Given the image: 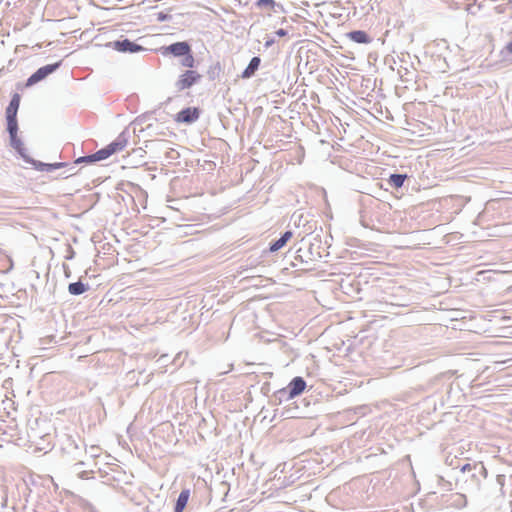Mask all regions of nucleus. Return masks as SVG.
<instances>
[{"label":"nucleus","mask_w":512,"mask_h":512,"mask_svg":"<svg viewBox=\"0 0 512 512\" xmlns=\"http://www.w3.org/2000/svg\"><path fill=\"white\" fill-rule=\"evenodd\" d=\"M81 441L72 435H65L62 442V451L67 455L68 460L76 461L75 466L84 465V462L79 460L82 454Z\"/></svg>","instance_id":"1"},{"label":"nucleus","mask_w":512,"mask_h":512,"mask_svg":"<svg viewBox=\"0 0 512 512\" xmlns=\"http://www.w3.org/2000/svg\"><path fill=\"white\" fill-rule=\"evenodd\" d=\"M61 65V62H56L53 64H47L38 68L26 81V87H30L35 85L36 83L44 80L50 74L55 72Z\"/></svg>","instance_id":"2"},{"label":"nucleus","mask_w":512,"mask_h":512,"mask_svg":"<svg viewBox=\"0 0 512 512\" xmlns=\"http://www.w3.org/2000/svg\"><path fill=\"white\" fill-rule=\"evenodd\" d=\"M7 131L10 136L11 147L17 151L23 160H28L29 155L27 154V149L24 147L23 142L17 135L18 124H7Z\"/></svg>","instance_id":"3"},{"label":"nucleus","mask_w":512,"mask_h":512,"mask_svg":"<svg viewBox=\"0 0 512 512\" xmlns=\"http://www.w3.org/2000/svg\"><path fill=\"white\" fill-rule=\"evenodd\" d=\"M202 78V75L194 70H186L181 74L175 83V87L179 90H185L198 83Z\"/></svg>","instance_id":"4"},{"label":"nucleus","mask_w":512,"mask_h":512,"mask_svg":"<svg viewBox=\"0 0 512 512\" xmlns=\"http://www.w3.org/2000/svg\"><path fill=\"white\" fill-rule=\"evenodd\" d=\"M109 46H111L114 50L121 53H138L146 50V48H144L143 46L127 38L110 42Z\"/></svg>","instance_id":"5"},{"label":"nucleus","mask_w":512,"mask_h":512,"mask_svg":"<svg viewBox=\"0 0 512 512\" xmlns=\"http://www.w3.org/2000/svg\"><path fill=\"white\" fill-rule=\"evenodd\" d=\"M199 116V108L187 107L176 114L175 121L178 123L192 124L199 119Z\"/></svg>","instance_id":"6"},{"label":"nucleus","mask_w":512,"mask_h":512,"mask_svg":"<svg viewBox=\"0 0 512 512\" xmlns=\"http://www.w3.org/2000/svg\"><path fill=\"white\" fill-rule=\"evenodd\" d=\"M21 96L18 93H14L10 100L9 105L6 108V120L7 124H18L17 112L20 106Z\"/></svg>","instance_id":"7"},{"label":"nucleus","mask_w":512,"mask_h":512,"mask_svg":"<svg viewBox=\"0 0 512 512\" xmlns=\"http://www.w3.org/2000/svg\"><path fill=\"white\" fill-rule=\"evenodd\" d=\"M164 53L171 54L175 57H183L184 55L191 52V46L188 42L181 41L175 42L164 48Z\"/></svg>","instance_id":"8"},{"label":"nucleus","mask_w":512,"mask_h":512,"mask_svg":"<svg viewBox=\"0 0 512 512\" xmlns=\"http://www.w3.org/2000/svg\"><path fill=\"white\" fill-rule=\"evenodd\" d=\"M128 143V136L125 131L121 132L114 141L106 146L108 154L111 156L116 152L122 151Z\"/></svg>","instance_id":"9"},{"label":"nucleus","mask_w":512,"mask_h":512,"mask_svg":"<svg viewBox=\"0 0 512 512\" xmlns=\"http://www.w3.org/2000/svg\"><path fill=\"white\" fill-rule=\"evenodd\" d=\"M287 386L289 388V395L295 398L305 390L306 382L302 377L297 376Z\"/></svg>","instance_id":"10"},{"label":"nucleus","mask_w":512,"mask_h":512,"mask_svg":"<svg viewBox=\"0 0 512 512\" xmlns=\"http://www.w3.org/2000/svg\"><path fill=\"white\" fill-rule=\"evenodd\" d=\"M346 37L358 44H369L372 42V38L363 30L350 31L346 34Z\"/></svg>","instance_id":"11"},{"label":"nucleus","mask_w":512,"mask_h":512,"mask_svg":"<svg viewBox=\"0 0 512 512\" xmlns=\"http://www.w3.org/2000/svg\"><path fill=\"white\" fill-rule=\"evenodd\" d=\"M460 471L463 475L470 474L471 471H475V472L481 474L483 478L487 477V470L482 462H478V463H474V464L466 463L465 465H463L461 467Z\"/></svg>","instance_id":"12"},{"label":"nucleus","mask_w":512,"mask_h":512,"mask_svg":"<svg viewBox=\"0 0 512 512\" xmlns=\"http://www.w3.org/2000/svg\"><path fill=\"white\" fill-rule=\"evenodd\" d=\"M261 64V59L258 56L253 57L248 66L244 69V71L241 74V77L244 79L251 78L255 72L259 69V66Z\"/></svg>","instance_id":"13"},{"label":"nucleus","mask_w":512,"mask_h":512,"mask_svg":"<svg viewBox=\"0 0 512 512\" xmlns=\"http://www.w3.org/2000/svg\"><path fill=\"white\" fill-rule=\"evenodd\" d=\"M292 235L293 233L291 231L284 232L279 239L270 243L269 251L276 252L280 250L291 239Z\"/></svg>","instance_id":"14"},{"label":"nucleus","mask_w":512,"mask_h":512,"mask_svg":"<svg viewBox=\"0 0 512 512\" xmlns=\"http://www.w3.org/2000/svg\"><path fill=\"white\" fill-rule=\"evenodd\" d=\"M89 289L88 284H84L82 281L70 283L68 285V292L71 295L78 296L85 293Z\"/></svg>","instance_id":"15"},{"label":"nucleus","mask_w":512,"mask_h":512,"mask_svg":"<svg viewBox=\"0 0 512 512\" xmlns=\"http://www.w3.org/2000/svg\"><path fill=\"white\" fill-rule=\"evenodd\" d=\"M188 499H189V490L181 491V493L179 494V496L177 498V501H176V504L174 507V512H182L184 510L185 506L187 505Z\"/></svg>","instance_id":"16"},{"label":"nucleus","mask_w":512,"mask_h":512,"mask_svg":"<svg viewBox=\"0 0 512 512\" xmlns=\"http://www.w3.org/2000/svg\"><path fill=\"white\" fill-rule=\"evenodd\" d=\"M273 397H274L275 403L278 404V405L283 403V402H285V401H289V400L294 398L293 396L289 395V388H288V386L285 387V388L277 390L274 393Z\"/></svg>","instance_id":"17"},{"label":"nucleus","mask_w":512,"mask_h":512,"mask_svg":"<svg viewBox=\"0 0 512 512\" xmlns=\"http://www.w3.org/2000/svg\"><path fill=\"white\" fill-rule=\"evenodd\" d=\"M407 178V175L406 174H398V173H394V174H391L389 179H388V183L394 187V188H400L403 186L404 184V181L406 180Z\"/></svg>","instance_id":"18"},{"label":"nucleus","mask_w":512,"mask_h":512,"mask_svg":"<svg viewBox=\"0 0 512 512\" xmlns=\"http://www.w3.org/2000/svg\"><path fill=\"white\" fill-rule=\"evenodd\" d=\"M222 71L221 65L219 62H216L215 64L211 65L207 70V77L209 80L213 81L217 79L220 76V73Z\"/></svg>","instance_id":"19"},{"label":"nucleus","mask_w":512,"mask_h":512,"mask_svg":"<svg viewBox=\"0 0 512 512\" xmlns=\"http://www.w3.org/2000/svg\"><path fill=\"white\" fill-rule=\"evenodd\" d=\"M256 6L261 9H274L275 7L283 9L282 5L276 3L274 0H257Z\"/></svg>","instance_id":"20"},{"label":"nucleus","mask_w":512,"mask_h":512,"mask_svg":"<svg viewBox=\"0 0 512 512\" xmlns=\"http://www.w3.org/2000/svg\"><path fill=\"white\" fill-rule=\"evenodd\" d=\"M26 163L31 164L38 171H47L48 172V164L41 161H37L29 156L28 160H24Z\"/></svg>","instance_id":"21"},{"label":"nucleus","mask_w":512,"mask_h":512,"mask_svg":"<svg viewBox=\"0 0 512 512\" xmlns=\"http://www.w3.org/2000/svg\"><path fill=\"white\" fill-rule=\"evenodd\" d=\"M183 57L184 58L181 61L182 66L188 67V68H193L195 66V59L191 52L184 55Z\"/></svg>","instance_id":"22"},{"label":"nucleus","mask_w":512,"mask_h":512,"mask_svg":"<svg viewBox=\"0 0 512 512\" xmlns=\"http://www.w3.org/2000/svg\"><path fill=\"white\" fill-rule=\"evenodd\" d=\"M93 157L95 159V161H101V160H105L107 159L108 157H110V155L108 154V150L106 149V147L96 151L95 153H93Z\"/></svg>","instance_id":"23"},{"label":"nucleus","mask_w":512,"mask_h":512,"mask_svg":"<svg viewBox=\"0 0 512 512\" xmlns=\"http://www.w3.org/2000/svg\"><path fill=\"white\" fill-rule=\"evenodd\" d=\"M82 162H85V163H94L96 162L94 157H93V154H90V155H86V156H82V157H79L77 160H76V163H82Z\"/></svg>","instance_id":"24"},{"label":"nucleus","mask_w":512,"mask_h":512,"mask_svg":"<svg viewBox=\"0 0 512 512\" xmlns=\"http://www.w3.org/2000/svg\"><path fill=\"white\" fill-rule=\"evenodd\" d=\"M63 166H65V163H63V162L49 163L48 164V172L54 171V170L59 169V168H61Z\"/></svg>","instance_id":"25"},{"label":"nucleus","mask_w":512,"mask_h":512,"mask_svg":"<svg viewBox=\"0 0 512 512\" xmlns=\"http://www.w3.org/2000/svg\"><path fill=\"white\" fill-rule=\"evenodd\" d=\"M170 19H171V15H169V14H166V13H163V12H159L157 14V20L158 21L163 22V21H168Z\"/></svg>","instance_id":"26"},{"label":"nucleus","mask_w":512,"mask_h":512,"mask_svg":"<svg viewBox=\"0 0 512 512\" xmlns=\"http://www.w3.org/2000/svg\"><path fill=\"white\" fill-rule=\"evenodd\" d=\"M470 477L476 481V484H477V485H479V483H480V477H482V475H481V474H479V473H477V472H475V471H471V473H470Z\"/></svg>","instance_id":"27"},{"label":"nucleus","mask_w":512,"mask_h":512,"mask_svg":"<svg viewBox=\"0 0 512 512\" xmlns=\"http://www.w3.org/2000/svg\"><path fill=\"white\" fill-rule=\"evenodd\" d=\"M287 30L285 29H278L275 34L278 36V37H285L287 35Z\"/></svg>","instance_id":"28"},{"label":"nucleus","mask_w":512,"mask_h":512,"mask_svg":"<svg viewBox=\"0 0 512 512\" xmlns=\"http://www.w3.org/2000/svg\"><path fill=\"white\" fill-rule=\"evenodd\" d=\"M274 43H275V40H274L273 38L268 37V38L266 39V41H265L264 46H265L266 48H269V47H271Z\"/></svg>","instance_id":"29"},{"label":"nucleus","mask_w":512,"mask_h":512,"mask_svg":"<svg viewBox=\"0 0 512 512\" xmlns=\"http://www.w3.org/2000/svg\"><path fill=\"white\" fill-rule=\"evenodd\" d=\"M98 451H99V448H98V447H96V446H92V447L90 448L91 456H92V457H96V456H98Z\"/></svg>","instance_id":"30"},{"label":"nucleus","mask_w":512,"mask_h":512,"mask_svg":"<svg viewBox=\"0 0 512 512\" xmlns=\"http://www.w3.org/2000/svg\"><path fill=\"white\" fill-rule=\"evenodd\" d=\"M505 482V476L504 475H497V483L501 486L504 485Z\"/></svg>","instance_id":"31"},{"label":"nucleus","mask_w":512,"mask_h":512,"mask_svg":"<svg viewBox=\"0 0 512 512\" xmlns=\"http://www.w3.org/2000/svg\"><path fill=\"white\" fill-rule=\"evenodd\" d=\"M505 51L508 54L512 55V40L509 43H507V45L505 46Z\"/></svg>","instance_id":"32"},{"label":"nucleus","mask_w":512,"mask_h":512,"mask_svg":"<svg viewBox=\"0 0 512 512\" xmlns=\"http://www.w3.org/2000/svg\"><path fill=\"white\" fill-rule=\"evenodd\" d=\"M78 475H79L80 478L84 479V478L87 477V472L86 471H81V472L78 473Z\"/></svg>","instance_id":"33"},{"label":"nucleus","mask_w":512,"mask_h":512,"mask_svg":"<svg viewBox=\"0 0 512 512\" xmlns=\"http://www.w3.org/2000/svg\"><path fill=\"white\" fill-rule=\"evenodd\" d=\"M144 118H145V116L138 117V118L136 119V121H135V122H136V124H138V123H143Z\"/></svg>","instance_id":"34"},{"label":"nucleus","mask_w":512,"mask_h":512,"mask_svg":"<svg viewBox=\"0 0 512 512\" xmlns=\"http://www.w3.org/2000/svg\"><path fill=\"white\" fill-rule=\"evenodd\" d=\"M286 415H287V417H288V418L296 417L295 415H293V414H291V413H290V410H287V411H286Z\"/></svg>","instance_id":"35"},{"label":"nucleus","mask_w":512,"mask_h":512,"mask_svg":"<svg viewBox=\"0 0 512 512\" xmlns=\"http://www.w3.org/2000/svg\"><path fill=\"white\" fill-rule=\"evenodd\" d=\"M153 128H154V127H153V125H152V124H148V125L146 126V130H152Z\"/></svg>","instance_id":"36"}]
</instances>
